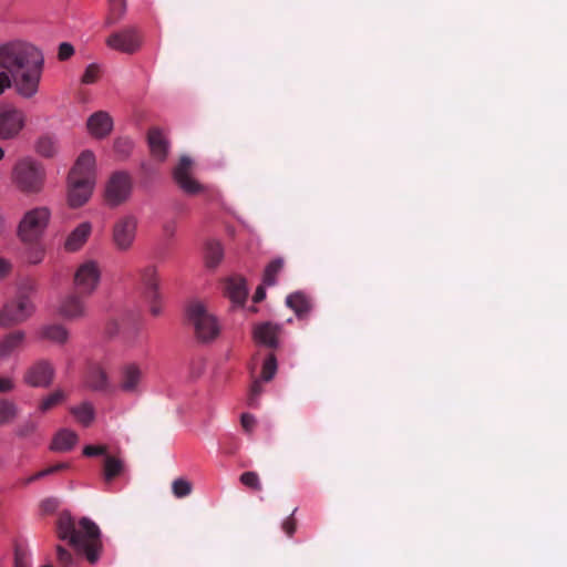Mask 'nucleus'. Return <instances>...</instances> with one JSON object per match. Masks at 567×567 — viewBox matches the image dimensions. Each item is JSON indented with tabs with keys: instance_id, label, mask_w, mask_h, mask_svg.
I'll return each instance as SVG.
<instances>
[{
	"instance_id": "obj_42",
	"label": "nucleus",
	"mask_w": 567,
	"mask_h": 567,
	"mask_svg": "<svg viewBox=\"0 0 567 567\" xmlns=\"http://www.w3.org/2000/svg\"><path fill=\"white\" fill-rule=\"evenodd\" d=\"M14 567H31L30 553L20 547H17L14 550Z\"/></svg>"
},
{
	"instance_id": "obj_31",
	"label": "nucleus",
	"mask_w": 567,
	"mask_h": 567,
	"mask_svg": "<svg viewBox=\"0 0 567 567\" xmlns=\"http://www.w3.org/2000/svg\"><path fill=\"white\" fill-rule=\"evenodd\" d=\"M224 257V249L220 243L208 240L205 246V261L207 267L215 268Z\"/></svg>"
},
{
	"instance_id": "obj_13",
	"label": "nucleus",
	"mask_w": 567,
	"mask_h": 567,
	"mask_svg": "<svg viewBox=\"0 0 567 567\" xmlns=\"http://www.w3.org/2000/svg\"><path fill=\"white\" fill-rule=\"evenodd\" d=\"M24 125L23 113L12 106H0V137L12 138L19 134Z\"/></svg>"
},
{
	"instance_id": "obj_22",
	"label": "nucleus",
	"mask_w": 567,
	"mask_h": 567,
	"mask_svg": "<svg viewBox=\"0 0 567 567\" xmlns=\"http://www.w3.org/2000/svg\"><path fill=\"white\" fill-rule=\"evenodd\" d=\"M92 226L89 221L81 223L73 229L64 241V249L70 252L78 251L91 235Z\"/></svg>"
},
{
	"instance_id": "obj_11",
	"label": "nucleus",
	"mask_w": 567,
	"mask_h": 567,
	"mask_svg": "<svg viewBox=\"0 0 567 567\" xmlns=\"http://www.w3.org/2000/svg\"><path fill=\"white\" fill-rule=\"evenodd\" d=\"M101 270L97 262L86 260L81 264L74 274V287L82 296H91L97 288Z\"/></svg>"
},
{
	"instance_id": "obj_27",
	"label": "nucleus",
	"mask_w": 567,
	"mask_h": 567,
	"mask_svg": "<svg viewBox=\"0 0 567 567\" xmlns=\"http://www.w3.org/2000/svg\"><path fill=\"white\" fill-rule=\"evenodd\" d=\"M286 305L295 311L297 317L303 318L311 310V301L303 292H293L286 299Z\"/></svg>"
},
{
	"instance_id": "obj_10",
	"label": "nucleus",
	"mask_w": 567,
	"mask_h": 567,
	"mask_svg": "<svg viewBox=\"0 0 567 567\" xmlns=\"http://www.w3.org/2000/svg\"><path fill=\"white\" fill-rule=\"evenodd\" d=\"M133 190V179L125 171L111 174L104 188V199L107 206L117 207L126 203Z\"/></svg>"
},
{
	"instance_id": "obj_17",
	"label": "nucleus",
	"mask_w": 567,
	"mask_h": 567,
	"mask_svg": "<svg viewBox=\"0 0 567 567\" xmlns=\"http://www.w3.org/2000/svg\"><path fill=\"white\" fill-rule=\"evenodd\" d=\"M142 379L143 372L138 364L125 363L120 370L118 388L124 393H138Z\"/></svg>"
},
{
	"instance_id": "obj_9",
	"label": "nucleus",
	"mask_w": 567,
	"mask_h": 567,
	"mask_svg": "<svg viewBox=\"0 0 567 567\" xmlns=\"http://www.w3.org/2000/svg\"><path fill=\"white\" fill-rule=\"evenodd\" d=\"M33 44L23 40L0 43V66H29L34 64Z\"/></svg>"
},
{
	"instance_id": "obj_56",
	"label": "nucleus",
	"mask_w": 567,
	"mask_h": 567,
	"mask_svg": "<svg viewBox=\"0 0 567 567\" xmlns=\"http://www.w3.org/2000/svg\"><path fill=\"white\" fill-rule=\"evenodd\" d=\"M3 156H4V152H3L2 147L0 146V161L3 158Z\"/></svg>"
},
{
	"instance_id": "obj_26",
	"label": "nucleus",
	"mask_w": 567,
	"mask_h": 567,
	"mask_svg": "<svg viewBox=\"0 0 567 567\" xmlns=\"http://www.w3.org/2000/svg\"><path fill=\"white\" fill-rule=\"evenodd\" d=\"M78 442V434L74 431L63 429L53 437L50 450L54 452H68L73 449Z\"/></svg>"
},
{
	"instance_id": "obj_53",
	"label": "nucleus",
	"mask_w": 567,
	"mask_h": 567,
	"mask_svg": "<svg viewBox=\"0 0 567 567\" xmlns=\"http://www.w3.org/2000/svg\"><path fill=\"white\" fill-rule=\"evenodd\" d=\"M266 297V291H265V288L262 286H259L256 291H255V295H254V302H260L261 300H264Z\"/></svg>"
},
{
	"instance_id": "obj_21",
	"label": "nucleus",
	"mask_w": 567,
	"mask_h": 567,
	"mask_svg": "<svg viewBox=\"0 0 567 567\" xmlns=\"http://www.w3.org/2000/svg\"><path fill=\"white\" fill-rule=\"evenodd\" d=\"M84 382L93 391L110 392L112 390L109 374L100 364H93L89 368Z\"/></svg>"
},
{
	"instance_id": "obj_54",
	"label": "nucleus",
	"mask_w": 567,
	"mask_h": 567,
	"mask_svg": "<svg viewBox=\"0 0 567 567\" xmlns=\"http://www.w3.org/2000/svg\"><path fill=\"white\" fill-rule=\"evenodd\" d=\"M121 146H127V147H131V142H130V141H127V140H117V141L115 142V148H116L117 151H120Z\"/></svg>"
},
{
	"instance_id": "obj_46",
	"label": "nucleus",
	"mask_w": 567,
	"mask_h": 567,
	"mask_svg": "<svg viewBox=\"0 0 567 567\" xmlns=\"http://www.w3.org/2000/svg\"><path fill=\"white\" fill-rule=\"evenodd\" d=\"M106 453V446L104 445H86L83 449V454L87 457L104 455Z\"/></svg>"
},
{
	"instance_id": "obj_8",
	"label": "nucleus",
	"mask_w": 567,
	"mask_h": 567,
	"mask_svg": "<svg viewBox=\"0 0 567 567\" xmlns=\"http://www.w3.org/2000/svg\"><path fill=\"white\" fill-rule=\"evenodd\" d=\"M143 43V33L136 25L123 27L112 32L105 39L107 48L128 55L137 53L142 49Z\"/></svg>"
},
{
	"instance_id": "obj_15",
	"label": "nucleus",
	"mask_w": 567,
	"mask_h": 567,
	"mask_svg": "<svg viewBox=\"0 0 567 567\" xmlns=\"http://www.w3.org/2000/svg\"><path fill=\"white\" fill-rule=\"evenodd\" d=\"M193 162L187 156H182L179 163L173 171L176 184L187 194L195 195L203 190V186L192 177Z\"/></svg>"
},
{
	"instance_id": "obj_34",
	"label": "nucleus",
	"mask_w": 567,
	"mask_h": 567,
	"mask_svg": "<svg viewBox=\"0 0 567 567\" xmlns=\"http://www.w3.org/2000/svg\"><path fill=\"white\" fill-rule=\"evenodd\" d=\"M69 468V464L68 463H58L55 465H52V466H49L44 470H41L37 473H34L33 475H30L25 478H21L18 484L19 486L21 487H27L28 485L34 483L35 481L38 480H41L48 475H51V474H54V473H58L60 471H63V470H66Z\"/></svg>"
},
{
	"instance_id": "obj_36",
	"label": "nucleus",
	"mask_w": 567,
	"mask_h": 567,
	"mask_svg": "<svg viewBox=\"0 0 567 567\" xmlns=\"http://www.w3.org/2000/svg\"><path fill=\"white\" fill-rule=\"evenodd\" d=\"M284 268V260L281 258H277L269 262L264 272V284L267 286H274L277 281L276 276Z\"/></svg>"
},
{
	"instance_id": "obj_41",
	"label": "nucleus",
	"mask_w": 567,
	"mask_h": 567,
	"mask_svg": "<svg viewBox=\"0 0 567 567\" xmlns=\"http://www.w3.org/2000/svg\"><path fill=\"white\" fill-rule=\"evenodd\" d=\"M239 481L241 484H244L245 486H247L254 491L259 492L262 488L260 480H259V475L256 472H250V471L244 472L240 475Z\"/></svg>"
},
{
	"instance_id": "obj_37",
	"label": "nucleus",
	"mask_w": 567,
	"mask_h": 567,
	"mask_svg": "<svg viewBox=\"0 0 567 567\" xmlns=\"http://www.w3.org/2000/svg\"><path fill=\"white\" fill-rule=\"evenodd\" d=\"M17 405L7 400L0 399V425L10 423L17 416Z\"/></svg>"
},
{
	"instance_id": "obj_19",
	"label": "nucleus",
	"mask_w": 567,
	"mask_h": 567,
	"mask_svg": "<svg viewBox=\"0 0 567 567\" xmlns=\"http://www.w3.org/2000/svg\"><path fill=\"white\" fill-rule=\"evenodd\" d=\"M280 326L271 322H262L256 324L254 328V339L258 344L265 346L270 349H276L279 346Z\"/></svg>"
},
{
	"instance_id": "obj_6",
	"label": "nucleus",
	"mask_w": 567,
	"mask_h": 567,
	"mask_svg": "<svg viewBox=\"0 0 567 567\" xmlns=\"http://www.w3.org/2000/svg\"><path fill=\"white\" fill-rule=\"evenodd\" d=\"M187 318L195 330L196 338L202 342L214 340L219 333L216 318L199 301H192L187 307Z\"/></svg>"
},
{
	"instance_id": "obj_20",
	"label": "nucleus",
	"mask_w": 567,
	"mask_h": 567,
	"mask_svg": "<svg viewBox=\"0 0 567 567\" xmlns=\"http://www.w3.org/2000/svg\"><path fill=\"white\" fill-rule=\"evenodd\" d=\"M86 126L92 136L103 138L111 133L113 120L109 113L99 111L87 118Z\"/></svg>"
},
{
	"instance_id": "obj_48",
	"label": "nucleus",
	"mask_w": 567,
	"mask_h": 567,
	"mask_svg": "<svg viewBox=\"0 0 567 567\" xmlns=\"http://www.w3.org/2000/svg\"><path fill=\"white\" fill-rule=\"evenodd\" d=\"M13 264L10 259L0 257V281L6 279L12 271Z\"/></svg>"
},
{
	"instance_id": "obj_24",
	"label": "nucleus",
	"mask_w": 567,
	"mask_h": 567,
	"mask_svg": "<svg viewBox=\"0 0 567 567\" xmlns=\"http://www.w3.org/2000/svg\"><path fill=\"white\" fill-rule=\"evenodd\" d=\"M148 145L152 156L164 162L168 153V143L158 128H151L147 135Z\"/></svg>"
},
{
	"instance_id": "obj_5",
	"label": "nucleus",
	"mask_w": 567,
	"mask_h": 567,
	"mask_svg": "<svg viewBox=\"0 0 567 567\" xmlns=\"http://www.w3.org/2000/svg\"><path fill=\"white\" fill-rule=\"evenodd\" d=\"M37 290V284L29 281L20 290L18 298L7 302L0 311V326L9 328L25 321L34 312L29 295Z\"/></svg>"
},
{
	"instance_id": "obj_25",
	"label": "nucleus",
	"mask_w": 567,
	"mask_h": 567,
	"mask_svg": "<svg viewBox=\"0 0 567 567\" xmlns=\"http://www.w3.org/2000/svg\"><path fill=\"white\" fill-rule=\"evenodd\" d=\"M226 293L228 298L238 306L244 305L246 301V298L248 296V290L246 287V281L241 277H231L227 280L226 286Z\"/></svg>"
},
{
	"instance_id": "obj_28",
	"label": "nucleus",
	"mask_w": 567,
	"mask_h": 567,
	"mask_svg": "<svg viewBox=\"0 0 567 567\" xmlns=\"http://www.w3.org/2000/svg\"><path fill=\"white\" fill-rule=\"evenodd\" d=\"M126 9V0H107L105 25L111 27L118 23L125 17Z\"/></svg>"
},
{
	"instance_id": "obj_44",
	"label": "nucleus",
	"mask_w": 567,
	"mask_h": 567,
	"mask_svg": "<svg viewBox=\"0 0 567 567\" xmlns=\"http://www.w3.org/2000/svg\"><path fill=\"white\" fill-rule=\"evenodd\" d=\"M261 392H262V385H261L260 381H258V380L254 381V383L251 384V388H250L249 396H248V404L250 406H257L258 396L261 394Z\"/></svg>"
},
{
	"instance_id": "obj_2",
	"label": "nucleus",
	"mask_w": 567,
	"mask_h": 567,
	"mask_svg": "<svg viewBox=\"0 0 567 567\" xmlns=\"http://www.w3.org/2000/svg\"><path fill=\"white\" fill-rule=\"evenodd\" d=\"M34 64L29 66H0V95L10 87L24 99H31L39 92L44 68V56L39 48L33 45Z\"/></svg>"
},
{
	"instance_id": "obj_57",
	"label": "nucleus",
	"mask_w": 567,
	"mask_h": 567,
	"mask_svg": "<svg viewBox=\"0 0 567 567\" xmlns=\"http://www.w3.org/2000/svg\"><path fill=\"white\" fill-rule=\"evenodd\" d=\"M125 148H128L127 146H121L120 151H125Z\"/></svg>"
},
{
	"instance_id": "obj_45",
	"label": "nucleus",
	"mask_w": 567,
	"mask_h": 567,
	"mask_svg": "<svg viewBox=\"0 0 567 567\" xmlns=\"http://www.w3.org/2000/svg\"><path fill=\"white\" fill-rule=\"evenodd\" d=\"M56 556L60 564L65 567H70L73 564L72 554L61 545L56 546Z\"/></svg>"
},
{
	"instance_id": "obj_40",
	"label": "nucleus",
	"mask_w": 567,
	"mask_h": 567,
	"mask_svg": "<svg viewBox=\"0 0 567 567\" xmlns=\"http://www.w3.org/2000/svg\"><path fill=\"white\" fill-rule=\"evenodd\" d=\"M277 372V358L274 353H269L262 363L261 378L264 381H270Z\"/></svg>"
},
{
	"instance_id": "obj_51",
	"label": "nucleus",
	"mask_w": 567,
	"mask_h": 567,
	"mask_svg": "<svg viewBox=\"0 0 567 567\" xmlns=\"http://www.w3.org/2000/svg\"><path fill=\"white\" fill-rule=\"evenodd\" d=\"M240 423L245 431L251 432L255 426L256 420L251 414L244 413L241 414Z\"/></svg>"
},
{
	"instance_id": "obj_4",
	"label": "nucleus",
	"mask_w": 567,
	"mask_h": 567,
	"mask_svg": "<svg viewBox=\"0 0 567 567\" xmlns=\"http://www.w3.org/2000/svg\"><path fill=\"white\" fill-rule=\"evenodd\" d=\"M47 177L44 166L30 157L18 161L11 174L13 185L24 194H38L42 190Z\"/></svg>"
},
{
	"instance_id": "obj_12",
	"label": "nucleus",
	"mask_w": 567,
	"mask_h": 567,
	"mask_svg": "<svg viewBox=\"0 0 567 567\" xmlns=\"http://www.w3.org/2000/svg\"><path fill=\"white\" fill-rule=\"evenodd\" d=\"M137 230V219L127 215L117 219L112 229V241L117 250L127 251L132 248Z\"/></svg>"
},
{
	"instance_id": "obj_3",
	"label": "nucleus",
	"mask_w": 567,
	"mask_h": 567,
	"mask_svg": "<svg viewBox=\"0 0 567 567\" xmlns=\"http://www.w3.org/2000/svg\"><path fill=\"white\" fill-rule=\"evenodd\" d=\"M68 199L71 207L84 205L91 197L95 185V156L83 151L69 173Z\"/></svg>"
},
{
	"instance_id": "obj_52",
	"label": "nucleus",
	"mask_w": 567,
	"mask_h": 567,
	"mask_svg": "<svg viewBox=\"0 0 567 567\" xmlns=\"http://www.w3.org/2000/svg\"><path fill=\"white\" fill-rule=\"evenodd\" d=\"M14 389V381L9 377L0 378V393H7Z\"/></svg>"
},
{
	"instance_id": "obj_43",
	"label": "nucleus",
	"mask_w": 567,
	"mask_h": 567,
	"mask_svg": "<svg viewBox=\"0 0 567 567\" xmlns=\"http://www.w3.org/2000/svg\"><path fill=\"white\" fill-rule=\"evenodd\" d=\"M99 73H100V70H99V66L96 64H90L83 76H82V82L84 84H92L94 82H96L97 78H99Z\"/></svg>"
},
{
	"instance_id": "obj_14",
	"label": "nucleus",
	"mask_w": 567,
	"mask_h": 567,
	"mask_svg": "<svg viewBox=\"0 0 567 567\" xmlns=\"http://www.w3.org/2000/svg\"><path fill=\"white\" fill-rule=\"evenodd\" d=\"M54 377V369L47 360L33 363L24 373L23 381L33 388H48Z\"/></svg>"
},
{
	"instance_id": "obj_55",
	"label": "nucleus",
	"mask_w": 567,
	"mask_h": 567,
	"mask_svg": "<svg viewBox=\"0 0 567 567\" xmlns=\"http://www.w3.org/2000/svg\"><path fill=\"white\" fill-rule=\"evenodd\" d=\"M4 230V219L3 217L0 215V235L3 233Z\"/></svg>"
},
{
	"instance_id": "obj_18",
	"label": "nucleus",
	"mask_w": 567,
	"mask_h": 567,
	"mask_svg": "<svg viewBox=\"0 0 567 567\" xmlns=\"http://www.w3.org/2000/svg\"><path fill=\"white\" fill-rule=\"evenodd\" d=\"M141 281L143 285V290H144L145 297L152 302L151 312L154 316L159 315L161 309L156 305V301L159 298L158 277H157L156 269L151 266L143 269V271L141 274Z\"/></svg>"
},
{
	"instance_id": "obj_49",
	"label": "nucleus",
	"mask_w": 567,
	"mask_h": 567,
	"mask_svg": "<svg viewBox=\"0 0 567 567\" xmlns=\"http://www.w3.org/2000/svg\"><path fill=\"white\" fill-rule=\"evenodd\" d=\"M35 429L37 424L34 422L27 421L19 426L17 434L21 437H27L30 434H32L35 431Z\"/></svg>"
},
{
	"instance_id": "obj_39",
	"label": "nucleus",
	"mask_w": 567,
	"mask_h": 567,
	"mask_svg": "<svg viewBox=\"0 0 567 567\" xmlns=\"http://www.w3.org/2000/svg\"><path fill=\"white\" fill-rule=\"evenodd\" d=\"M193 491V485L189 481L185 478H176L172 483V492L175 497L177 498H184L188 495H190Z\"/></svg>"
},
{
	"instance_id": "obj_30",
	"label": "nucleus",
	"mask_w": 567,
	"mask_h": 567,
	"mask_svg": "<svg viewBox=\"0 0 567 567\" xmlns=\"http://www.w3.org/2000/svg\"><path fill=\"white\" fill-rule=\"evenodd\" d=\"M70 412L83 426H90L95 419V410L90 402H82L80 405L71 408Z\"/></svg>"
},
{
	"instance_id": "obj_16",
	"label": "nucleus",
	"mask_w": 567,
	"mask_h": 567,
	"mask_svg": "<svg viewBox=\"0 0 567 567\" xmlns=\"http://www.w3.org/2000/svg\"><path fill=\"white\" fill-rule=\"evenodd\" d=\"M76 290L65 296L59 306V315L66 320H79L86 316V305L84 298Z\"/></svg>"
},
{
	"instance_id": "obj_38",
	"label": "nucleus",
	"mask_w": 567,
	"mask_h": 567,
	"mask_svg": "<svg viewBox=\"0 0 567 567\" xmlns=\"http://www.w3.org/2000/svg\"><path fill=\"white\" fill-rule=\"evenodd\" d=\"M64 399H65L64 392L61 390H56L53 393L45 396L40 402L39 411L42 413H45V412L52 410L53 408H55L56 405H59L60 403H62L64 401Z\"/></svg>"
},
{
	"instance_id": "obj_47",
	"label": "nucleus",
	"mask_w": 567,
	"mask_h": 567,
	"mask_svg": "<svg viewBox=\"0 0 567 567\" xmlns=\"http://www.w3.org/2000/svg\"><path fill=\"white\" fill-rule=\"evenodd\" d=\"M296 511H297V508L293 512H296ZM293 514L295 513H292L288 518H286L281 525L284 532L289 537H291L295 534L296 528H297V523H296V519L293 518Z\"/></svg>"
},
{
	"instance_id": "obj_7",
	"label": "nucleus",
	"mask_w": 567,
	"mask_h": 567,
	"mask_svg": "<svg viewBox=\"0 0 567 567\" xmlns=\"http://www.w3.org/2000/svg\"><path fill=\"white\" fill-rule=\"evenodd\" d=\"M50 220V212L45 207L28 210L18 226V237L22 243H34L42 239Z\"/></svg>"
},
{
	"instance_id": "obj_29",
	"label": "nucleus",
	"mask_w": 567,
	"mask_h": 567,
	"mask_svg": "<svg viewBox=\"0 0 567 567\" xmlns=\"http://www.w3.org/2000/svg\"><path fill=\"white\" fill-rule=\"evenodd\" d=\"M24 338V332L20 330L7 334L0 341V357H9L14 350L22 346Z\"/></svg>"
},
{
	"instance_id": "obj_32",
	"label": "nucleus",
	"mask_w": 567,
	"mask_h": 567,
	"mask_svg": "<svg viewBox=\"0 0 567 567\" xmlns=\"http://www.w3.org/2000/svg\"><path fill=\"white\" fill-rule=\"evenodd\" d=\"M124 470L123 462L112 455H106L104 460L103 477L106 483L112 482L120 476Z\"/></svg>"
},
{
	"instance_id": "obj_33",
	"label": "nucleus",
	"mask_w": 567,
	"mask_h": 567,
	"mask_svg": "<svg viewBox=\"0 0 567 567\" xmlns=\"http://www.w3.org/2000/svg\"><path fill=\"white\" fill-rule=\"evenodd\" d=\"M23 245L25 246L24 256L29 264L38 265L43 260L45 247L41 239L34 243H23Z\"/></svg>"
},
{
	"instance_id": "obj_35",
	"label": "nucleus",
	"mask_w": 567,
	"mask_h": 567,
	"mask_svg": "<svg viewBox=\"0 0 567 567\" xmlns=\"http://www.w3.org/2000/svg\"><path fill=\"white\" fill-rule=\"evenodd\" d=\"M37 152L43 157H53L58 153V142L54 137L44 135L37 142Z\"/></svg>"
},
{
	"instance_id": "obj_50",
	"label": "nucleus",
	"mask_w": 567,
	"mask_h": 567,
	"mask_svg": "<svg viewBox=\"0 0 567 567\" xmlns=\"http://www.w3.org/2000/svg\"><path fill=\"white\" fill-rule=\"evenodd\" d=\"M74 53V49L70 43L63 42L59 47L58 56L61 61L68 60Z\"/></svg>"
},
{
	"instance_id": "obj_23",
	"label": "nucleus",
	"mask_w": 567,
	"mask_h": 567,
	"mask_svg": "<svg viewBox=\"0 0 567 567\" xmlns=\"http://www.w3.org/2000/svg\"><path fill=\"white\" fill-rule=\"evenodd\" d=\"M38 336L41 340L63 346L69 340V330L61 323H49L39 329Z\"/></svg>"
},
{
	"instance_id": "obj_1",
	"label": "nucleus",
	"mask_w": 567,
	"mask_h": 567,
	"mask_svg": "<svg viewBox=\"0 0 567 567\" xmlns=\"http://www.w3.org/2000/svg\"><path fill=\"white\" fill-rule=\"evenodd\" d=\"M56 533L60 539L68 540L90 564L99 560L103 549L101 530L90 518L82 517L76 525L69 513H63L56 522Z\"/></svg>"
}]
</instances>
